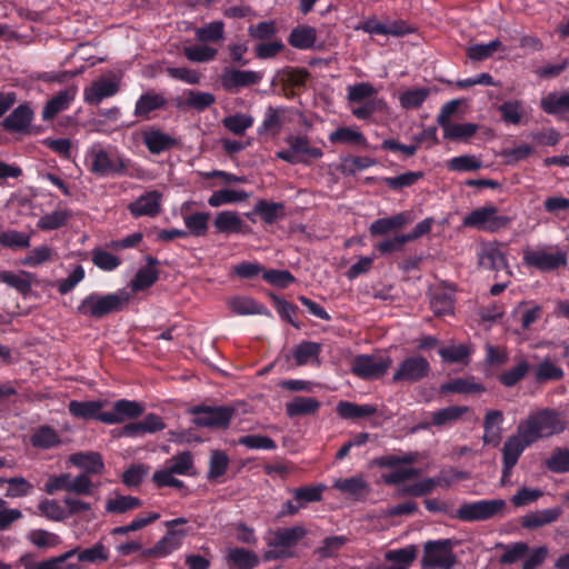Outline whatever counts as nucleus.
<instances>
[{"label": "nucleus", "instance_id": "obj_1", "mask_svg": "<svg viewBox=\"0 0 569 569\" xmlns=\"http://www.w3.org/2000/svg\"><path fill=\"white\" fill-rule=\"evenodd\" d=\"M129 163L130 161L121 156L117 149L104 147L101 143L92 144L86 153L88 170L101 178L124 174Z\"/></svg>", "mask_w": 569, "mask_h": 569}, {"label": "nucleus", "instance_id": "obj_2", "mask_svg": "<svg viewBox=\"0 0 569 569\" xmlns=\"http://www.w3.org/2000/svg\"><path fill=\"white\" fill-rule=\"evenodd\" d=\"M567 427V421L561 413L552 409H541L532 412L518 426V431L535 443L541 438H548L561 433Z\"/></svg>", "mask_w": 569, "mask_h": 569}, {"label": "nucleus", "instance_id": "obj_3", "mask_svg": "<svg viewBox=\"0 0 569 569\" xmlns=\"http://www.w3.org/2000/svg\"><path fill=\"white\" fill-rule=\"evenodd\" d=\"M130 298V292L126 289L107 295L91 292L81 300L77 311L87 317L101 319L121 311L129 303Z\"/></svg>", "mask_w": 569, "mask_h": 569}, {"label": "nucleus", "instance_id": "obj_4", "mask_svg": "<svg viewBox=\"0 0 569 569\" xmlns=\"http://www.w3.org/2000/svg\"><path fill=\"white\" fill-rule=\"evenodd\" d=\"M307 533V529L300 525L276 529L267 539L268 549L263 552V560L276 561L292 558L293 549Z\"/></svg>", "mask_w": 569, "mask_h": 569}, {"label": "nucleus", "instance_id": "obj_5", "mask_svg": "<svg viewBox=\"0 0 569 569\" xmlns=\"http://www.w3.org/2000/svg\"><path fill=\"white\" fill-rule=\"evenodd\" d=\"M523 264L540 272H552L568 264L567 252L557 246L526 248L522 252Z\"/></svg>", "mask_w": 569, "mask_h": 569}, {"label": "nucleus", "instance_id": "obj_6", "mask_svg": "<svg viewBox=\"0 0 569 569\" xmlns=\"http://www.w3.org/2000/svg\"><path fill=\"white\" fill-rule=\"evenodd\" d=\"M456 541L451 539L428 540L423 545L420 566L422 569H453L458 558L453 552Z\"/></svg>", "mask_w": 569, "mask_h": 569}, {"label": "nucleus", "instance_id": "obj_7", "mask_svg": "<svg viewBox=\"0 0 569 569\" xmlns=\"http://www.w3.org/2000/svg\"><path fill=\"white\" fill-rule=\"evenodd\" d=\"M510 222L511 218L502 214L495 204L478 207L462 219L463 227L490 233L507 228Z\"/></svg>", "mask_w": 569, "mask_h": 569}, {"label": "nucleus", "instance_id": "obj_8", "mask_svg": "<svg viewBox=\"0 0 569 569\" xmlns=\"http://www.w3.org/2000/svg\"><path fill=\"white\" fill-rule=\"evenodd\" d=\"M427 455L419 451L393 453V485L416 479L428 470Z\"/></svg>", "mask_w": 569, "mask_h": 569}, {"label": "nucleus", "instance_id": "obj_9", "mask_svg": "<svg viewBox=\"0 0 569 569\" xmlns=\"http://www.w3.org/2000/svg\"><path fill=\"white\" fill-rule=\"evenodd\" d=\"M288 148L276 152V158L290 164L309 163V159H320L323 152L320 148L310 146L306 136H288L286 139Z\"/></svg>", "mask_w": 569, "mask_h": 569}, {"label": "nucleus", "instance_id": "obj_10", "mask_svg": "<svg viewBox=\"0 0 569 569\" xmlns=\"http://www.w3.org/2000/svg\"><path fill=\"white\" fill-rule=\"evenodd\" d=\"M193 415L192 423L201 428H228L234 415V409L228 406H193L189 409Z\"/></svg>", "mask_w": 569, "mask_h": 569}, {"label": "nucleus", "instance_id": "obj_11", "mask_svg": "<svg viewBox=\"0 0 569 569\" xmlns=\"http://www.w3.org/2000/svg\"><path fill=\"white\" fill-rule=\"evenodd\" d=\"M505 507L503 499L465 502L457 509V517L462 521H483L497 516Z\"/></svg>", "mask_w": 569, "mask_h": 569}, {"label": "nucleus", "instance_id": "obj_12", "mask_svg": "<svg viewBox=\"0 0 569 569\" xmlns=\"http://www.w3.org/2000/svg\"><path fill=\"white\" fill-rule=\"evenodd\" d=\"M263 77V71L240 70L226 67L220 76V82L224 91L238 93L244 88L259 84Z\"/></svg>", "mask_w": 569, "mask_h": 569}, {"label": "nucleus", "instance_id": "obj_13", "mask_svg": "<svg viewBox=\"0 0 569 569\" xmlns=\"http://www.w3.org/2000/svg\"><path fill=\"white\" fill-rule=\"evenodd\" d=\"M532 445L529 439L518 430L516 435L510 436L502 447V475L501 485L509 482L513 467L517 465L523 451Z\"/></svg>", "mask_w": 569, "mask_h": 569}, {"label": "nucleus", "instance_id": "obj_14", "mask_svg": "<svg viewBox=\"0 0 569 569\" xmlns=\"http://www.w3.org/2000/svg\"><path fill=\"white\" fill-rule=\"evenodd\" d=\"M389 359L380 355H358L351 361V372L367 380L378 379L386 373Z\"/></svg>", "mask_w": 569, "mask_h": 569}, {"label": "nucleus", "instance_id": "obj_15", "mask_svg": "<svg viewBox=\"0 0 569 569\" xmlns=\"http://www.w3.org/2000/svg\"><path fill=\"white\" fill-rule=\"evenodd\" d=\"M187 535L186 529H169L153 547L142 550V557L166 558L182 546Z\"/></svg>", "mask_w": 569, "mask_h": 569}, {"label": "nucleus", "instance_id": "obj_16", "mask_svg": "<svg viewBox=\"0 0 569 569\" xmlns=\"http://www.w3.org/2000/svg\"><path fill=\"white\" fill-rule=\"evenodd\" d=\"M119 91V81L114 78L100 77L84 88L83 100L90 106H98L104 99L113 97Z\"/></svg>", "mask_w": 569, "mask_h": 569}, {"label": "nucleus", "instance_id": "obj_17", "mask_svg": "<svg viewBox=\"0 0 569 569\" xmlns=\"http://www.w3.org/2000/svg\"><path fill=\"white\" fill-rule=\"evenodd\" d=\"M77 552L78 547L57 557H51L38 562L34 561L30 555H23L20 558V563L23 566V569H80L79 563L69 561Z\"/></svg>", "mask_w": 569, "mask_h": 569}, {"label": "nucleus", "instance_id": "obj_18", "mask_svg": "<svg viewBox=\"0 0 569 569\" xmlns=\"http://www.w3.org/2000/svg\"><path fill=\"white\" fill-rule=\"evenodd\" d=\"M478 262L482 268L495 271L508 268L505 246L496 241L483 243L478 251Z\"/></svg>", "mask_w": 569, "mask_h": 569}, {"label": "nucleus", "instance_id": "obj_19", "mask_svg": "<svg viewBox=\"0 0 569 569\" xmlns=\"http://www.w3.org/2000/svg\"><path fill=\"white\" fill-rule=\"evenodd\" d=\"M162 193L158 190L147 191L130 202L128 210L134 218L156 217L161 211Z\"/></svg>", "mask_w": 569, "mask_h": 569}, {"label": "nucleus", "instance_id": "obj_20", "mask_svg": "<svg viewBox=\"0 0 569 569\" xmlns=\"http://www.w3.org/2000/svg\"><path fill=\"white\" fill-rule=\"evenodd\" d=\"M144 411L142 403L134 400L120 399L113 403V410L107 411L103 417V423L116 425L121 423L126 419H134L140 417Z\"/></svg>", "mask_w": 569, "mask_h": 569}, {"label": "nucleus", "instance_id": "obj_21", "mask_svg": "<svg viewBox=\"0 0 569 569\" xmlns=\"http://www.w3.org/2000/svg\"><path fill=\"white\" fill-rule=\"evenodd\" d=\"M34 112L27 103L16 107L0 123L2 129L12 133H26L29 131Z\"/></svg>", "mask_w": 569, "mask_h": 569}, {"label": "nucleus", "instance_id": "obj_22", "mask_svg": "<svg viewBox=\"0 0 569 569\" xmlns=\"http://www.w3.org/2000/svg\"><path fill=\"white\" fill-rule=\"evenodd\" d=\"M77 93V86H69L56 93L44 104L41 113L42 120H52L58 113L68 110L74 101Z\"/></svg>", "mask_w": 569, "mask_h": 569}, {"label": "nucleus", "instance_id": "obj_23", "mask_svg": "<svg viewBox=\"0 0 569 569\" xmlns=\"http://www.w3.org/2000/svg\"><path fill=\"white\" fill-rule=\"evenodd\" d=\"M168 106V99L163 93L154 90H148L143 92L136 101L133 114L137 118L149 120L151 113L158 110H162Z\"/></svg>", "mask_w": 569, "mask_h": 569}, {"label": "nucleus", "instance_id": "obj_24", "mask_svg": "<svg viewBox=\"0 0 569 569\" xmlns=\"http://www.w3.org/2000/svg\"><path fill=\"white\" fill-rule=\"evenodd\" d=\"M469 410L466 406H450L430 413L431 422H422L418 427L413 428L418 429H428L430 426L436 427H446L457 422L461 417Z\"/></svg>", "mask_w": 569, "mask_h": 569}, {"label": "nucleus", "instance_id": "obj_25", "mask_svg": "<svg viewBox=\"0 0 569 569\" xmlns=\"http://www.w3.org/2000/svg\"><path fill=\"white\" fill-rule=\"evenodd\" d=\"M103 406L104 402L100 400H71L68 405V410L74 418H80L83 420L93 419L103 422L101 417H103V415L107 412L102 411Z\"/></svg>", "mask_w": 569, "mask_h": 569}, {"label": "nucleus", "instance_id": "obj_26", "mask_svg": "<svg viewBox=\"0 0 569 569\" xmlns=\"http://www.w3.org/2000/svg\"><path fill=\"white\" fill-rule=\"evenodd\" d=\"M224 560L229 569H254L259 565V557L254 551L240 547L228 548Z\"/></svg>", "mask_w": 569, "mask_h": 569}, {"label": "nucleus", "instance_id": "obj_27", "mask_svg": "<svg viewBox=\"0 0 569 569\" xmlns=\"http://www.w3.org/2000/svg\"><path fill=\"white\" fill-rule=\"evenodd\" d=\"M69 461L72 466L82 469L83 473L100 475L104 469L102 457L94 451H79L70 455Z\"/></svg>", "mask_w": 569, "mask_h": 569}, {"label": "nucleus", "instance_id": "obj_28", "mask_svg": "<svg viewBox=\"0 0 569 569\" xmlns=\"http://www.w3.org/2000/svg\"><path fill=\"white\" fill-rule=\"evenodd\" d=\"M429 372V363L422 357H411L405 360L399 370L393 375V380L403 379L416 381Z\"/></svg>", "mask_w": 569, "mask_h": 569}, {"label": "nucleus", "instance_id": "obj_29", "mask_svg": "<svg viewBox=\"0 0 569 569\" xmlns=\"http://www.w3.org/2000/svg\"><path fill=\"white\" fill-rule=\"evenodd\" d=\"M322 351V346L319 342L303 340L291 351V356L296 366L319 365V356Z\"/></svg>", "mask_w": 569, "mask_h": 569}, {"label": "nucleus", "instance_id": "obj_30", "mask_svg": "<svg viewBox=\"0 0 569 569\" xmlns=\"http://www.w3.org/2000/svg\"><path fill=\"white\" fill-rule=\"evenodd\" d=\"M228 307L231 311L239 316L263 315L271 316V312L266 306L259 303L251 297L236 296L228 300Z\"/></svg>", "mask_w": 569, "mask_h": 569}, {"label": "nucleus", "instance_id": "obj_31", "mask_svg": "<svg viewBox=\"0 0 569 569\" xmlns=\"http://www.w3.org/2000/svg\"><path fill=\"white\" fill-rule=\"evenodd\" d=\"M503 413L500 410H489L483 419V443L498 446L501 438V426L503 423Z\"/></svg>", "mask_w": 569, "mask_h": 569}, {"label": "nucleus", "instance_id": "obj_32", "mask_svg": "<svg viewBox=\"0 0 569 569\" xmlns=\"http://www.w3.org/2000/svg\"><path fill=\"white\" fill-rule=\"evenodd\" d=\"M321 402L313 397L297 396L286 403V415L289 418L315 415Z\"/></svg>", "mask_w": 569, "mask_h": 569}, {"label": "nucleus", "instance_id": "obj_33", "mask_svg": "<svg viewBox=\"0 0 569 569\" xmlns=\"http://www.w3.org/2000/svg\"><path fill=\"white\" fill-rule=\"evenodd\" d=\"M562 510L560 508H548L527 513L521 520V526L527 529H536L558 520Z\"/></svg>", "mask_w": 569, "mask_h": 569}, {"label": "nucleus", "instance_id": "obj_34", "mask_svg": "<svg viewBox=\"0 0 569 569\" xmlns=\"http://www.w3.org/2000/svg\"><path fill=\"white\" fill-rule=\"evenodd\" d=\"M30 442L38 449H52L62 443L59 432L50 426H40L30 437Z\"/></svg>", "mask_w": 569, "mask_h": 569}, {"label": "nucleus", "instance_id": "obj_35", "mask_svg": "<svg viewBox=\"0 0 569 569\" xmlns=\"http://www.w3.org/2000/svg\"><path fill=\"white\" fill-rule=\"evenodd\" d=\"M143 143L151 153L159 154L173 148L176 140L158 129H151L143 133Z\"/></svg>", "mask_w": 569, "mask_h": 569}, {"label": "nucleus", "instance_id": "obj_36", "mask_svg": "<svg viewBox=\"0 0 569 569\" xmlns=\"http://www.w3.org/2000/svg\"><path fill=\"white\" fill-rule=\"evenodd\" d=\"M213 226L220 233H239L243 221L237 211L222 210L216 214Z\"/></svg>", "mask_w": 569, "mask_h": 569}, {"label": "nucleus", "instance_id": "obj_37", "mask_svg": "<svg viewBox=\"0 0 569 569\" xmlns=\"http://www.w3.org/2000/svg\"><path fill=\"white\" fill-rule=\"evenodd\" d=\"M317 31L310 26H298L289 34V43L296 49L308 50L315 46Z\"/></svg>", "mask_w": 569, "mask_h": 569}, {"label": "nucleus", "instance_id": "obj_38", "mask_svg": "<svg viewBox=\"0 0 569 569\" xmlns=\"http://www.w3.org/2000/svg\"><path fill=\"white\" fill-rule=\"evenodd\" d=\"M253 213H257L266 224H272L284 216V206L282 202L261 199L254 204Z\"/></svg>", "mask_w": 569, "mask_h": 569}, {"label": "nucleus", "instance_id": "obj_39", "mask_svg": "<svg viewBox=\"0 0 569 569\" xmlns=\"http://www.w3.org/2000/svg\"><path fill=\"white\" fill-rule=\"evenodd\" d=\"M0 281L16 289L24 297L31 291L32 287L31 274L24 271H20L19 273L7 270L1 271Z\"/></svg>", "mask_w": 569, "mask_h": 569}, {"label": "nucleus", "instance_id": "obj_40", "mask_svg": "<svg viewBox=\"0 0 569 569\" xmlns=\"http://www.w3.org/2000/svg\"><path fill=\"white\" fill-rule=\"evenodd\" d=\"M337 415L341 419H360L369 417L376 412L371 405H358L350 401H340L336 407Z\"/></svg>", "mask_w": 569, "mask_h": 569}, {"label": "nucleus", "instance_id": "obj_41", "mask_svg": "<svg viewBox=\"0 0 569 569\" xmlns=\"http://www.w3.org/2000/svg\"><path fill=\"white\" fill-rule=\"evenodd\" d=\"M224 23L220 20L211 21L199 27L194 37L200 42H220L224 39Z\"/></svg>", "mask_w": 569, "mask_h": 569}, {"label": "nucleus", "instance_id": "obj_42", "mask_svg": "<svg viewBox=\"0 0 569 569\" xmlns=\"http://www.w3.org/2000/svg\"><path fill=\"white\" fill-rule=\"evenodd\" d=\"M478 128V124L471 122H451L442 128L443 138L452 141H467L468 139L476 134Z\"/></svg>", "mask_w": 569, "mask_h": 569}, {"label": "nucleus", "instance_id": "obj_43", "mask_svg": "<svg viewBox=\"0 0 569 569\" xmlns=\"http://www.w3.org/2000/svg\"><path fill=\"white\" fill-rule=\"evenodd\" d=\"M209 212H196L183 216V222L187 228L188 234L193 237H203L209 229Z\"/></svg>", "mask_w": 569, "mask_h": 569}, {"label": "nucleus", "instance_id": "obj_44", "mask_svg": "<svg viewBox=\"0 0 569 569\" xmlns=\"http://www.w3.org/2000/svg\"><path fill=\"white\" fill-rule=\"evenodd\" d=\"M482 160L475 154H462L447 161V168L452 172H472L481 169Z\"/></svg>", "mask_w": 569, "mask_h": 569}, {"label": "nucleus", "instance_id": "obj_45", "mask_svg": "<svg viewBox=\"0 0 569 569\" xmlns=\"http://www.w3.org/2000/svg\"><path fill=\"white\" fill-rule=\"evenodd\" d=\"M249 194L244 190L221 189L214 191L208 199V204L218 208L223 204L244 201Z\"/></svg>", "mask_w": 569, "mask_h": 569}, {"label": "nucleus", "instance_id": "obj_46", "mask_svg": "<svg viewBox=\"0 0 569 569\" xmlns=\"http://www.w3.org/2000/svg\"><path fill=\"white\" fill-rule=\"evenodd\" d=\"M333 487L342 493L359 498L367 491L368 483L361 476H355L336 480Z\"/></svg>", "mask_w": 569, "mask_h": 569}, {"label": "nucleus", "instance_id": "obj_47", "mask_svg": "<svg viewBox=\"0 0 569 569\" xmlns=\"http://www.w3.org/2000/svg\"><path fill=\"white\" fill-rule=\"evenodd\" d=\"M183 54L191 62L203 63L214 60L218 54V50L202 42L201 44L184 47Z\"/></svg>", "mask_w": 569, "mask_h": 569}, {"label": "nucleus", "instance_id": "obj_48", "mask_svg": "<svg viewBox=\"0 0 569 569\" xmlns=\"http://www.w3.org/2000/svg\"><path fill=\"white\" fill-rule=\"evenodd\" d=\"M7 483L8 489L4 493L7 498H21L29 496L33 490V485L23 477L2 478L0 485Z\"/></svg>", "mask_w": 569, "mask_h": 569}, {"label": "nucleus", "instance_id": "obj_49", "mask_svg": "<svg viewBox=\"0 0 569 569\" xmlns=\"http://www.w3.org/2000/svg\"><path fill=\"white\" fill-rule=\"evenodd\" d=\"M254 119L248 113L238 112L227 116L222 120L223 127L233 134L242 136L252 127Z\"/></svg>", "mask_w": 569, "mask_h": 569}, {"label": "nucleus", "instance_id": "obj_50", "mask_svg": "<svg viewBox=\"0 0 569 569\" xmlns=\"http://www.w3.org/2000/svg\"><path fill=\"white\" fill-rule=\"evenodd\" d=\"M71 213L66 209H58L39 218L37 227L43 231L59 229L67 224Z\"/></svg>", "mask_w": 569, "mask_h": 569}, {"label": "nucleus", "instance_id": "obj_51", "mask_svg": "<svg viewBox=\"0 0 569 569\" xmlns=\"http://www.w3.org/2000/svg\"><path fill=\"white\" fill-rule=\"evenodd\" d=\"M326 490L325 485L305 486L291 490L295 501L299 502L303 508L311 502H318L322 499Z\"/></svg>", "mask_w": 569, "mask_h": 569}, {"label": "nucleus", "instance_id": "obj_52", "mask_svg": "<svg viewBox=\"0 0 569 569\" xmlns=\"http://www.w3.org/2000/svg\"><path fill=\"white\" fill-rule=\"evenodd\" d=\"M541 108L549 114L569 111V92H551L541 99Z\"/></svg>", "mask_w": 569, "mask_h": 569}, {"label": "nucleus", "instance_id": "obj_53", "mask_svg": "<svg viewBox=\"0 0 569 569\" xmlns=\"http://www.w3.org/2000/svg\"><path fill=\"white\" fill-rule=\"evenodd\" d=\"M141 506V500L137 497L132 496H123L118 495L114 498H111L106 503V511L109 513H124L129 510L139 508Z\"/></svg>", "mask_w": 569, "mask_h": 569}, {"label": "nucleus", "instance_id": "obj_54", "mask_svg": "<svg viewBox=\"0 0 569 569\" xmlns=\"http://www.w3.org/2000/svg\"><path fill=\"white\" fill-rule=\"evenodd\" d=\"M485 390L481 383L473 381L472 379L458 378L453 379L441 386L442 392H455V393H479Z\"/></svg>", "mask_w": 569, "mask_h": 569}, {"label": "nucleus", "instance_id": "obj_55", "mask_svg": "<svg viewBox=\"0 0 569 569\" xmlns=\"http://www.w3.org/2000/svg\"><path fill=\"white\" fill-rule=\"evenodd\" d=\"M328 139L331 143L345 144H362L366 141L363 134L359 130L349 127L338 128L329 134Z\"/></svg>", "mask_w": 569, "mask_h": 569}, {"label": "nucleus", "instance_id": "obj_56", "mask_svg": "<svg viewBox=\"0 0 569 569\" xmlns=\"http://www.w3.org/2000/svg\"><path fill=\"white\" fill-rule=\"evenodd\" d=\"M27 539L40 549L54 548L60 545V537L44 529H32L27 533Z\"/></svg>", "mask_w": 569, "mask_h": 569}, {"label": "nucleus", "instance_id": "obj_57", "mask_svg": "<svg viewBox=\"0 0 569 569\" xmlns=\"http://www.w3.org/2000/svg\"><path fill=\"white\" fill-rule=\"evenodd\" d=\"M430 90L428 88L408 89L400 93L399 102L405 109L419 108L429 97Z\"/></svg>", "mask_w": 569, "mask_h": 569}, {"label": "nucleus", "instance_id": "obj_58", "mask_svg": "<svg viewBox=\"0 0 569 569\" xmlns=\"http://www.w3.org/2000/svg\"><path fill=\"white\" fill-rule=\"evenodd\" d=\"M229 457L224 451L214 450L210 456L208 480H216L222 477L229 467Z\"/></svg>", "mask_w": 569, "mask_h": 569}, {"label": "nucleus", "instance_id": "obj_59", "mask_svg": "<svg viewBox=\"0 0 569 569\" xmlns=\"http://www.w3.org/2000/svg\"><path fill=\"white\" fill-rule=\"evenodd\" d=\"M78 560L80 562H103L109 559V551L102 542H97L90 548L80 549L78 548Z\"/></svg>", "mask_w": 569, "mask_h": 569}, {"label": "nucleus", "instance_id": "obj_60", "mask_svg": "<svg viewBox=\"0 0 569 569\" xmlns=\"http://www.w3.org/2000/svg\"><path fill=\"white\" fill-rule=\"evenodd\" d=\"M30 236L18 230H7L0 233V246L10 249H26L30 247Z\"/></svg>", "mask_w": 569, "mask_h": 569}, {"label": "nucleus", "instance_id": "obj_61", "mask_svg": "<svg viewBox=\"0 0 569 569\" xmlns=\"http://www.w3.org/2000/svg\"><path fill=\"white\" fill-rule=\"evenodd\" d=\"M563 375L562 368L553 363L550 359L541 361L535 370V379L538 382L560 380Z\"/></svg>", "mask_w": 569, "mask_h": 569}, {"label": "nucleus", "instance_id": "obj_62", "mask_svg": "<svg viewBox=\"0 0 569 569\" xmlns=\"http://www.w3.org/2000/svg\"><path fill=\"white\" fill-rule=\"evenodd\" d=\"M86 277L84 268L81 264H76L68 277L57 280L56 287L60 295L71 292Z\"/></svg>", "mask_w": 569, "mask_h": 569}, {"label": "nucleus", "instance_id": "obj_63", "mask_svg": "<svg viewBox=\"0 0 569 569\" xmlns=\"http://www.w3.org/2000/svg\"><path fill=\"white\" fill-rule=\"evenodd\" d=\"M377 93V89L369 82H359L348 87L347 99L349 103H362Z\"/></svg>", "mask_w": 569, "mask_h": 569}, {"label": "nucleus", "instance_id": "obj_64", "mask_svg": "<svg viewBox=\"0 0 569 569\" xmlns=\"http://www.w3.org/2000/svg\"><path fill=\"white\" fill-rule=\"evenodd\" d=\"M546 467L556 473L569 472V449H556L546 460Z\"/></svg>", "mask_w": 569, "mask_h": 569}]
</instances>
